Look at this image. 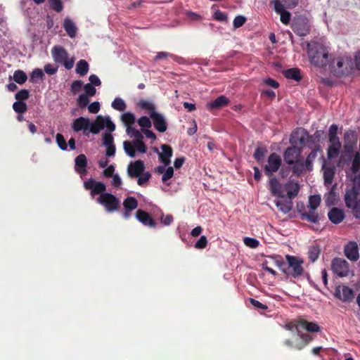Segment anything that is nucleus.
Instances as JSON below:
<instances>
[{
	"label": "nucleus",
	"mask_w": 360,
	"mask_h": 360,
	"mask_svg": "<svg viewBox=\"0 0 360 360\" xmlns=\"http://www.w3.org/2000/svg\"><path fill=\"white\" fill-rule=\"evenodd\" d=\"M124 212L122 216L124 219H128L131 216V212L138 206V202L134 197H127L123 202Z\"/></svg>",
	"instance_id": "21"
},
{
	"label": "nucleus",
	"mask_w": 360,
	"mask_h": 360,
	"mask_svg": "<svg viewBox=\"0 0 360 360\" xmlns=\"http://www.w3.org/2000/svg\"><path fill=\"white\" fill-rule=\"evenodd\" d=\"M87 159L84 154H80L76 157L75 160V170L80 176L82 179H85L88 173Z\"/></svg>",
	"instance_id": "12"
},
{
	"label": "nucleus",
	"mask_w": 360,
	"mask_h": 360,
	"mask_svg": "<svg viewBox=\"0 0 360 360\" xmlns=\"http://www.w3.org/2000/svg\"><path fill=\"white\" fill-rule=\"evenodd\" d=\"M321 202V197L319 195H311L309 198V207L312 210H315L319 206Z\"/></svg>",
	"instance_id": "41"
},
{
	"label": "nucleus",
	"mask_w": 360,
	"mask_h": 360,
	"mask_svg": "<svg viewBox=\"0 0 360 360\" xmlns=\"http://www.w3.org/2000/svg\"><path fill=\"white\" fill-rule=\"evenodd\" d=\"M332 269L333 273L340 277H346L353 274L348 262L340 258H335L333 260Z\"/></svg>",
	"instance_id": "10"
},
{
	"label": "nucleus",
	"mask_w": 360,
	"mask_h": 360,
	"mask_svg": "<svg viewBox=\"0 0 360 360\" xmlns=\"http://www.w3.org/2000/svg\"><path fill=\"white\" fill-rule=\"evenodd\" d=\"M150 117L153 120L155 128L160 132H165L167 129V125L165 117L157 112H150Z\"/></svg>",
	"instance_id": "15"
},
{
	"label": "nucleus",
	"mask_w": 360,
	"mask_h": 360,
	"mask_svg": "<svg viewBox=\"0 0 360 360\" xmlns=\"http://www.w3.org/2000/svg\"><path fill=\"white\" fill-rule=\"evenodd\" d=\"M139 125L142 127V129H147L151 127V121L149 117L143 116L138 120Z\"/></svg>",
	"instance_id": "49"
},
{
	"label": "nucleus",
	"mask_w": 360,
	"mask_h": 360,
	"mask_svg": "<svg viewBox=\"0 0 360 360\" xmlns=\"http://www.w3.org/2000/svg\"><path fill=\"white\" fill-rule=\"evenodd\" d=\"M174 174V169L172 167H169L166 169L165 171L162 176V181L163 182H167V180L171 179Z\"/></svg>",
	"instance_id": "61"
},
{
	"label": "nucleus",
	"mask_w": 360,
	"mask_h": 360,
	"mask_svg": "<svg viewBox=\"0 0 360 360\" xmlns=\"http://www.w3.org/2000/svg\"><path fill=\"white\" fill-rule=\"evenodd\" d=\"M320 248L317 245L310 246L308 255L311 262H314L319 257Z\"/></svg>",
	"instance_id": "37"
},
{
	"label": "nucleus",
	"mask_w": 360,
	"mask_h": 360,
	"mask_svg": "<svg viewBox=\"0 0 360 360\" xmlns=\"http://www.w3.org/2000/svg\"><path fill=\"white\" fill-rule=\"evenodd\" d=\"M328 188L329 191L326 202L328 205H330L333 203V200L335 199V186L332 187L330 186Z\"/></svg>",
	"instance_id": "57"
},
{
	"label": "nucleus",
	"mask_w": 360,
	"mask_h": 360,
	"mask_svg": "<svg viewBox=\"0 0 360 360\" xmlns=\"http://www.w3.org/2000/svg\"><path fill=\"white\" fill-rule=\"evenodd\" d=\"M323 178L325 186L329 188L333 183V177L335 175V168L331 167H326L323 165Z\"/></svg>",
	"instance_id": "33"
},
{
	"label": "nucleus",
	"mask_w": 360,
	"mask_h": 360,
	"mask_svg": "<svg viewBox=\"0 0 360 360\" xmlns=\"http://www.w3.org/2000/svg\"><path fill=\"white\" fill-rule=\"evenodd\" d=\"M104 129L105 132L102 135V145L106 148L105 155L114 157L116 149L111 133L115 131V125L109 116L98 115L94 122L91 121V134H98Z\"/></svg>",
	"instance_id": "2"
},
{
	"label": "nucleus",
	"mask_w": 360,
	"mask_h": 360,
	"mask_svg": "<svg viewBox=\"0 0 360 360\" xmlns=\"http://www.w3.org/2000/svg\"><path fill=\"white\" fill-rule=\"evenodd\" d=\"M145 169V166L143 162L141 160H136L134 162H131L127 167V174L131 177H138L139 176Z\"/></svg>",
	"instance_id": "16"
},
{
	"label": "nucleus",
	"mask_w": 360,
	"mask_h": 360,
	"mask_svg": "<svg viewBox=\"0 0 360 360\" xmlns=\"http://www.w3.org/2000/svg\"><path fill=\"white\" fill-rule=\"evenodd\" d=\"M329 50L322 44L314 42L308 44V55L311 63L323 67L328 62Z\"/></svg>",
	"instance_id": "5"
},
{
	"label": "nucleus",
	"mask_w": 360,
	"mask_h": 360,
	"mask_svg": "<svg viewBox=\"0 0 360 360\" xmlns=\"http://www.w3.org/2000/svg\"><path fill=\"white\" fill-rule=\"evenodd\" d=\"M30 91L27 89H21L15 95V98L19 101H24L28 99Z\"/></svg>",
	"instance_id": "47"
},
{
	"label": "nucleus",
	"mask_w": 360,
	"mask_h": 360,
	"mask_svg": "<svg viewBox=\"0 0 360 360\" xmlns=\"http://www.w3.org/2000/svg\"><path fill=\"white\" fill-rule=\"evenodd\" d=\"M349 208L351 209L352 214L356 218L360 219V200H359V202L354 203L353 206L349 207Z\"/></svg>",
	"instance_id": "55"
},
{
	"label": "nucleus",
	"mask_w": 360,
	"mask_h": 360,
	"mask_svg": "<svg viewBox=\"0 0 360 360\" xmlns=\"http://www.w3.org/2000/svg\"><path fill=\"white\" fill-rule=\"evenodd\" d=\"M121 120L124 122V124L127 126H130L131 124L135 122L136 118L134 114L131 112H124L121 115Z\"/></svg>",
	"instance_id": "43"
},
{
	"label": "nucleus",
	"mask_w": 360,
	"mask_h": 360,
	"mask_svg": "<svg viewBox=\"0 0 360 360\" xmlns=\"http://www.w3.org/2000/svg\"><path fill=\"white\" fill-rule=\"evenodd\" d=\"M111 106L113 109L120 112L124 111L127 108L124 101L120 97H117L114 99L111 103Z\"/></svg>",
	"instance_id": "39"
},
{
	"label": "nucleus",
	"mask_w": 360,
	"mask_h": 360,
	"mask_svg": "<svg viewBox=\"0 0 360 360\" xmlns=\"http://www.w3.org/2000/svg\"><path fill=\"white\" fill-rule=\"evenodd\" d=\"M329 219L335 224L340 223L345 218L344 212L338 208L331 209L328 214Z\"/></svg>",
	"instance_id": "29"
},
{
	"label": "nucleus",
	"mask_w": 360,
	"mask_h": 360,
	"mask_svg": "<svg viewBox=\"0 0 360 360\" xmlns=\"http://www.w3.org/2000/svg\"><path fill=\"white\" fill-rule=\"evenodd\" d=\"M308 139V132L304 129L298 128L291 134L290 142L294 145H304Z\"/></svg>",
	"instance_id": "13"
},
{
	"label": "nucleus",
	"mask_w": 360,
	"mask_h": 360,
	"mask_svg": "<svg viewBox=\"0 0 360 360\" xmlns=\"http://www.w3.org/2000/svg\"><path fill=\"white\" fill-rule=\"evenodd\" d=\"M75 71L80 76H84L89 71V63L85 60H79L76 65Z\"/></svg>",
	"instance_id": "35"
},
{
	"label": "nucleus",
	"mask_w": 360,
	"mask_h": 360,
	"mask_svg": "<svg viewBox=\"0 0 360 360\" xmlns=\"http://www.w3.org/2000/svg\"><path fill=\"white\" fill-rule=\"evenodd\" d=\"M265 153V149L263 148H257L254 153V158L257 162H260L262 161Z\"/></svg>",
	"instance_id": "56"
},
{
	"label": "nucleus",
	"mask_w": 360,
	"mask_h": 360,
	"mask_svg": "<svg viewBox=\"0 0 360 360\" xmlns=\"http://www.w3.org/2000/svg\"><path fill=\"white\" fill-rule=\"evenodd\" d=\"M298 335L301 338L304 343L299 344L295 346L297 349H302L306 344L309 342L311 340V337L309 335L302 334V332L298 334Z\"/></svg>",
	"instance_id": "52"
},
{
	"label": "nucleus",
	"mask_w": 360,
	"mask_h": 360,
	"mask_svg": "<svg viewBox=\"0 0 360 360\" xmlns=\"http://www.w3.org/2000/svg\"><path fill=\"white\" fill-rule=\"evenodd\" d=\"M229 103V99L225 96H220L214 99L213 101L208 103L207 106L209 109H219L227 105Z\"/></svg>",
	"instance_id": "30"
},
{
	"label": "nucleus",
	"mask_w": 360,
	"mask_h": 360,
	"mask_svg": "<svg viewBox=\"0 0 360 360\" xmlns=\"http://www.w3.org/2000/svg\"><path fill=\"white\" fill-rule=\"evenodd\" d=\"M136 217L141 223H142L145 226H148L149 227L155 226V222L154 221L153 218L148 213L143 210H137L136 212Z\"/></svg>",
	"instance_id": "26"
},
{
	"label": "nucleus",
	"mask_w": 360,
	"mask_h": 360,
	"mask_svg": "<svg viewBox=\"0 0 360 360\" xmlns=\"http://www.w3.org/2000/svg\"><path fill=\"white\" fill-rule=\"evenodd\" d=\"M56 139L59 148L63 150H66L68 145L63 135L61 134H57Z\"/></svg>",
	"instance_id": "50"
},
{
	"label": "nucleus",
	"mask_w": 360,
	"mask_h": 360,
	"mask_svg": "<svg viewBox=\"0 0 360 360\" xmlns=\"http://www.w3.org/2000/svg\"><path fill=\"white\" fill-rule=\"evenodd\" d=\"M13 108L15 112L22 114L27 110V105L24 101H17L13 104Z\"/></svg>",
	"instance_id": "45"
},
{
	"label": "nucleus",
	"mask_w": 360,
	"mask_h": 360,
	"mask_svg": "<svg viewBox=\"0 0 360 360\" xmlns=\"http://www.w3.org/2000/svg\"><path fill=\"white\" fill-rule=\"evenodd\" d=\"M44 70L46 74L52 75L57 72L58 67L49 63L44 65Z\"/></svg>",
	"instance_id": "58"
},
{
	"label": "nucleus",
	"mask_w": 360,
	"mask_h": 360,
	"mask_svg": "<svg viewBox=\"0 0 360 360\" xmlns=\"http://www.w3.org/2000/svg\"><path fill=\"white\" fill-rule=\"evenodd\" d=\"M126 131L127 134L134 138L132 141H125L123 142V148L126 154L130 158H134L136 156V150L145 153L146 152V146L143 141V136L141 132L131 126H127Z\"/></svg>",
	"instance_id": "4"
},
{
	"label": "nucleus",
	"mask_w": 360,
	"mask_h": 360,
	"mask_svg": "<svg viewBox=\"0 0 360 360\" xmlns=\"http://www.w3.org/2000/svg\"><path fill=\"white\" fill-rule=\"evenodd\" d=\"M329 67L334 75L342 77L351 73L354 69V62L349 57H338L332 60Z\"/></svg>",
	"instance_id": "6"
},
{
	"label": "nucleus",
	"mask_w": 360,
	"mask_h": 360,
	"mask_svg": "<svg viewBox=\"0 0 360 360\" xmlns=\"http://www.w3.org/2000/svg\"><path fill=\"white\" fill-rule=\"evenodd\" d=\"M246 21V19L243 15H238L233 20V26L235 28H238L243 26Z\"/></svg>",
	"instance_id": "60"
},
{
	"label": "nucleus",
	"mask_w": 360,
	"mask_h": 360,
	"mask_svg": "<svg viewBox=\"0 0 360 360\" xmlns=\"http://www.w3.org/2000/svg\"><path fill=\"white\" fill-rule=\"evenodd\" d=\"M335 295L342 302H349L354 298V291L347 286H338L335 289Z\"/></svg>",
	"instance_id": "14"
},
{
	"label": "nucleus",
	"mask_w": 360,
	"mask_h": 360,
	"mask_svg": "<svg viewBox=\"0 0 360 360\" xmlns=\"http://www.w3.org/2000/svg\"><path fill=\"white\" fill-rule=\"evenodd\" d=\"M63 27L70 38H74L77 34V27L73 21L69 18L64 20Z\"/></svg>",
	"instance_id": "34"
},
{
	"label": "nucleus",
	"mask_w": 360,
	"mask_h": 360,
	"mask_svg": "<svg viewBox=\"0 0 360 360\" xmlns=\"http://www.w3.org/2000/svg\"><path fill=\"white\" fill-rule=\"evenodd\" d=\"M274 5L275 11L281 15V21L288 25L290 20V13L285 10V6L278 0H273L271 2Z\"/></svg>",
	"instance_id": "19"
},
{
	"label": "nucleus",
	"mask_w": 360,
	"mask_h": 360,
	"mask_svg": "<svg viewBox=\"0 0 360 360\" xmlns=\"http://www.w3.org/2000/svg\"><path fill=\"white\" fill-rule=\"evenodd\" d=\"M328 141L329 146L328 148L327 155L328 159H333L339 155L342 143L340 139H330Z\"/></svg>",
	"instance_id": "20"
},
{
	"label": "nucleus",
	"mask_w": 360,
	"mask_h": 360,
	"mask_svg": "<svg viewBox=\"0 0 360 360\" xmlns=\"http://www.w3.org/2000/svg\"><path fill=\"white\" fill-rule=\"evenodd\" d=\"M284 75L288 79H294L295 81H299L301 79L300 71L297 68H291L285 70Z\"/></svg>",
	"instance_id": "40"
},
{
	"label": "nucleus",
	"mask_w": 360,
	"mask_h": 360,
	"mask_svg": "<svg viewBox=\"0 0 360 360\" xmlns=\"http://www.w3.org/2000/svg\"><path fill=\"white\" fill-rule=\"evenodd\" d=\"M303 330L310 333L319 332L320 326L315 322H309L304 319H300L296 324V331L297 334H300Z\"/></svg>",
	"instance_id": "17"
},
{
	"label": "nucleus",
	"mask_w": 360,
	"mask_h": 360,
	"mask_svg": "<svg viewBox=\"0 0 360 360\" xmlns=\"http://www.w3.org/2000/svg\"><path fill=\"white\" fill-rule=\"evenodd\" d=\"M106 189L105 185L101 181H96L91 179V195L93 193H104Z\"/></svg>",
	"instance_id": "36"
},
{
	"label": "nucleus",
	"mask_w": 360,
	"mask_h": 360,
	"mask_svg": "<svg viewBox=\"0 0 360 360\" xmlns=\"http://www.w3.org/2000/svg\"><path fill=\"white\" fill-rule=\"evenodd\" d=\"M358 136L355 131H347L344 136V153L340 156L338 165L348 167L349 175L355 174L360 169V154L356 153L352 155L356 146Z\"/></svg>",
	"instance_id": "1"
},
{
	"label": "nucleus",
	"mask_w": 360,
	"mask_h": 360,
	"mask_svg": "<svg viewBox=\"0 0 360 360\" xmlns=\"http://www.w3.org/2000/svg\"><path fill=\"white\" fill-rule=\"evenodd\" d=\"M284 188L276 178L269 180V189L272 195L284 198Z\"/></svg>",
	"instance_id": "22"
},
{
	"label": "nucleus",
	"mask_w": 360,
	"mask_h": 360,
	"mask_svg": "<svg viewBox=\"0 0 360 360\" xmlns=\"http://www.w3.org/2000/svg\"><path fill=\"white\" fill-rule=\"evenodd\" d=\"M347 176L352 179H353V185L352 186L347 189L345 195V200L346 205L349 207L350 206H353L354 203L359 202L357 199L358 193L360 191V184L359 182H356V174L349 175V170L347 171Z\"/></svg>",
	"instance_id": "9"
},
{
	"label": "nucleus",
	"mask_w": 360,
	"mask_h": 360,
	"mask_svg": "<svg viewBox=\"0 0 360 360\" xmlns=\"http://www.w3.org/2000/svg\"><path fill=\"white\" fill-rule=\"evenodd\" d=\"M13 79L16 83L22 84L27 81V76L24 71L18 70L13 73Z\"/></svg>",
	"instance_id": "38"
},
{
	"label": "nucleus",
	"mask_w": 360,
	"mask_h": 360,
	"mask_svg": "<svg viewBox=\"0 0 360 360\" xmlns=\"http://www.w3.org/2000/svg\"><path fill=\"white\" fill-rule=\"evenodd\" d=\"M84 83L81 80H75L72 83L70 86V92L73 95H76L84 89Z\"/></svg>",
	"instance_id": "44"
},
{
	"label": "nucleus",
	"mask_w": 360,
	"mask_h": 360,
	"mask_svg": "<svg viewBox=\"0 0 360 360\" xmlns=\"http://www.w3.org/2000/svg\"><path fill=\"white\" fill-rule=\"evenodd\" d=\"M281 165V157L275 153H271L267 160V164L264 167V172L267 176H271L273 173L276 172Z\"/></svg>",
	"instance_id": "11"
},
{
	"label": "nucleus",
	"mask_w": 360,
	"mask_h": 360,
	"mask_svg": "<svg viewBox=\"0 0 360 360\" xmlns=\"http://www.w3.org/2000/svg\"><path fill=\"white\" fill-rule=\"evenodd\" d=\"M150 176L151 174H150V172H143L139 176H138L137 184L141 186H144L148 181Z\"/></svg>",
	"instance_id": "48"
},
{
	"label": "nucleus",
	"mask_w": 360,
	"mask_h": 360,
	"mask_svg": "<svg viewBox=\"0 0 360 360\" xmlns=\"http://www.w3.org/2000/svg\"><path fill=\"white\" fill-rule=\"evenodd\" d=\"M286 262L281 257H276L275 263L280 270L288 277L298 278L304 273L303 260L290 255H285Z\"/></svg>",
	"instance_id": "3"
},
{
	"label": "nucleus",
	"mask_w": 360,
	"mask_h": 360,
	"mask_svg": "<svg viewBox=\"0 0 360 360\" xmlns=\"http://www.w3.org/2000/svg\"><path fill=\"white\" fill-rule=\"evenodd\" d=\"M44 76V74L43 71L41 69L37 68L32 71V72L31 74V79H43Z\"/></svg>",
	"instance_id": "64"
},
{
	"label": "nucleus",
	"mask_w": 360,
	"mask_h": 360,
	"mask_svg": "<svg viewBox=\"0 0 360 360\" xmlns=\"http://www.w3.org/2000/svg\"><path fill=\"white\" fill-rule=\"evenodd\" d=\"M51 53L55 62L62 64L67 70L73 68L75 58H68L67 51L62 46H55L52 48Z\"/></svg>",
	"instance_id": "7"
},
{
	"label": "nucleus",
	"mask_w": 360,
	"mask_h": 360,
	"mask_svg": "<svg viewBox=\"0 0 360 360\" xmlns=\"http://www.w3.org/2000/svg\"><path fill=\"white\" fill-rule=\"evenodd\" d=\"M304 217L310 222L316 223L319 221V216L317 214L312 211L309 213L304 214Z\"/></svg>",
	"instance_id": "63"
},
{
	"label": "nucleus",
	"mask_w": 360,
	"mask_h": 360,
	"mask_svg": "<svg viewBox=\"0 0 360 360\" xmlns=\"http://www.w3.org/2000/svg\"><path fill=\"white\" fill-rule=\"evenodd\" d=\"M338 127L336 124H333L330 125L328 132V139H339L337 136Z\"/></svg>",
	"instance_id": "62"
},
{
	"label": "nucleus",
	"mask_w": 360,
	"mask_h": 360,
	"mask_svg": "<svg viewBox=\"0 0 360 360\" xmlns=\"http://www.w3.org/2000/svg\"><path fill=\"white\" fill-rule=\"evenodd\" d=\"M317 152L318 150H312L309 154V155L307 156V160H306V164H305V166L306 167L311 170V163L312 162L314 161V160L316 158V155H317Z\"/></svg>",
	"instance_id": "51"
},
{
	"label": "nucleus",
	"mask_w": 360,
	"mask_h": 360,
	"mask_svg": "<svg viewBox=\"0 0 360 360\" xmlns=\"http://www.w3.org/2000/svg\"><path fill=\"white\" fill-rule=\"evenodd\" d=\"M346 257L352 260L356 261L359 257L358 245L355 242L349 243L345 248Z\"/></svg>",
	"instance_id": "23"
},
{
	"label": "nucleus",
	"mask_w": 360,
	"mask_h": 360,
	"mask_svg": "<svg viewBox=\"0 0 360 360\" xmlns=\"http://www.w3.org/2000/svg\"><path fill=\"white\" fill-rule=\"evenodd\" d=\"M299 189L298 183L294 181H289L285 185V190L287 192L288 198L291 200L297 195Z\"/></svg>",
	"instance_id": "31"
},
{
	"label": "nucleus",
	"mask_w": 360,
	"mask_h": 360,
	"mask_svg": "<svg viewBox=\"0 0 360 360\" xmlns=\"http://www.w3.org/2000/svg\"><path fill=\"white\" fill-rule=\"evenodd\" d=\"M162 152L159 153L160 160L167 166L170 163V158L172 156V148L168 145H162Z\"/></svg>",
	"instance_id": "28"
},
{
	"label": "nucleus",
	"mask_w": 360,
	"mask_h": 360,
	"mask_svg": "<svg viewBox=\"0 0 360 360\" xmlns=\"http://www.w3.org/2000/svg\"><path fill=\"white\" fill-rule=\"evenodd\" d=\"M301 158V150L295 146L288 148L284 153V160L289 165L294 164Z\"/></svg>",
	"instance_id": "18"
},
{
	"label": "nucleus",
	"mask_w": 360,
	"mask_h": 360,
	"mask_svg": "<svg viewBox=\"0 0 360 360\" xmlns=\"http://www.w3.org/2000/svg\"><path fill=\"white\" fill-rule=\"evenodd\" d=\"M275 203L278 210L284 214L288 213L292 208V202L291 199L276 200Z\"/></svg>",
	"instance_id": "32"
},
{
	"label": "nucleus",
	"mask_w": 360,
	"mask_h": 360,
	"mask_svg": "<svg viewBox=\"0 0 360 360\" xmlns=\"http://www.w3.org/2000/svg\"><path fill=\"white\" fill-rule=\"evenodd\" d=\"M140 106L143 108V109H146L147 110H148V113L150 114V112H156L155 111V105L153 103H152L151 102H149V101H141L140 102Z\"/></svg>",
	"instance_id": "54"
},
{
	"label": "nucleus",
	"mask_w": 360,
	"mask_h": 360,
	"mask_svg": "<svg viewBox=\"0 0 360 360\" xmlns=\"http://www.w3.org/2000/svg\"><path fill=\"white\" fill-rule=\"evenodd\" d=\"M292 30L299 36H306L310 30V26L304 20H300L293 24Z\"/></svg>",
	"instance_id": "25"
},
{
	"label": "nucleus",
	"mask_w": 360,
	"mask_h": 360,
	"mask_svg": "<svg viewBox=\"0 0 360 360\" xmlns=\"http://www.w3.org/2000/svg\"><path fill=\"white\" fill-rule=\"evenodd\" d=\"M96 201L102 205L108 212L117 211L120 205V200L109 193H101L96 198Z\"/></svg>",
	"instance_id": "8"
},
{
	"label": "nucleus",
	"mask_w": 360,
	"mask_h": 360,
	"mask_svg": "<svg viewBox=\"0 0 360 360\" xmlns=\"http://www.w3.org/2000/svg\"><path fill=\"white\" fill-rule=\"evenodd\" d=\"M292 172L296 175H300L304 169V160L302 158H300L297 160L294 164H292Z\"/></svg>",
	"instance_id": "42"
},
{
	"label": "nucleus",
	"mask_w": 360,
	"mask_h": 360,
	"mask_svg": "<svg viewBox=\"0 0 360 360\" xmlns=\"http://www.w3.org/2000/svg\"><path fill=\"white\" fill-rule=\"evenodd\" d=\"M50 8L53 11L60 13L63 9V5L61 0H48Z\"/></svg>",
	"instance_id": "46"
},
{
	"label": "nucleus",
	"mask_w": 360,
	"mask_h": 360,
	"mask_svg": "<svg viewBox=\"0 0 360 360\" xmlns=\"http://www.w3.org/2000/svg\"><path fill=\"white\" fill-rule=\"evenodd\" d=\"M243 241L245 245L251 248H255L258 247L259 244V241L257 239L250 237H245L243 239Z\"/></svg>",
	"instance_id": "53"
},
{
	"label": "nucleus",
	"mask_w": 360,
	"mask_h": 360,
	"mask_svg": "<svg viewBox=\"0 0 360 360\" xmlns=\"http://www.w3.org/2000/svg\"><path fill=\"white\" fill-rule=\"evenodd\" d=\"M72 127L76 132L82 130L85 132L88 129H90V120L89 118L79 117L73 121Z\"/></svg>",
	"instance_id": "24"
},
{
	"label": "nucleus",
	"mask_w": 360,
	"mask_h": 360,
	"mask_svg": "<svg viewBox=\"0 0 360 360\" xmlns=\"http://www.w3.org/2000/svg\"><path fill=\"white\" fill-rule=\"evenodd\" d=\"M84 94L79 96L77 102L78 106L83 109L87 107L90 98V82L86 83L84 86Z\"/></svg>",
	"instance_id": "27"
},
{
	"label": "nucleus",
	"mask_w": 360,
	"mask_h": 360,
	"mask_svg": "<svg viewBox=\"0 0 360 360\" xmlns=\"http://www.w3.org/2000/svg\"><path fill=\"white\" fill-rule=\"evenodd\" d=\"M207 240L205 236H202L200 239L195 243V248L197 249H203L207 246Z\"/></svg>",
	"instance_id": "59"
}]
</instances>
